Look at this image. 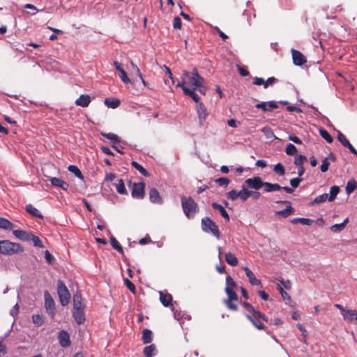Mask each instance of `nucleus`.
I'll return each mask as SVG.
<instances>
[{"label": "nucleus", "mask_w": 357, "mask_h": 357, "mask_svg": "<svg viewBox=\"0 0 357 357\" xmlns=\"http://www.w3.org/2000/svg\"><path fill=\"white\" fill-rule=\"evenodd\" d=\"M204 82V78L199 75L197 69L195 68L192 72L183 70L181 80L178 82L176 86L181 87L183 90V88H188V86H189L190 89L196 90Z\"/></svg>", "instance_id": "f257e3e1"}, {"label": "nucleus", "mask_w": 357, "mask_h": 357, "mask_svg": "<svg viewBox=\"0 0 357 357\" xmlns=\"http://www.w3.org/2000/svg\"><path fill=\"white\" fill-rule=\"evenodd\" d=\"M236 287V284L230 275L226 277V287L225 292L228 298L224 301L227 307L233 311H237L238 307L236 304L233 303L234 301H238V297L234 291Z\"/></svg>", "instance_id": "f03ea898"}, {"label": "nucleus", "mask_w": 357, "mask_h": 357, "mask_svg": "<svg viewBox=\"0 0 357 357\" xmlns=\"http://www.w3.org/2000/svg\"><path fill=\"white\" fill-rule=\"evenodd\" d=\"M181 205L183 213L188 219L194 218L196 213L199 211L197 204L191 197H186L183 196L181 197Z\"/></svg>", "instance_id": "7ed1b4c3"}, {"label": "nucleus", "mask_w": 357, "mask_h": 357, "mask_svg": "<svg viewBox=\"0 0 357 357\" xmlns=\"http://www.w3.org/2000/svg\"><path fill=\"white\" fill-rule=\"evenodd\" d=\"M22 251L23 249L19 243L8 240L0 241V253L2 255H13Z\"/></svg>", "instance_id": "20e7f679"}, {"label": "nucleus", "mask_w": 357, "mask_h": 357, "mask_svg": "<svg viewBox=\"0 0 357 357\" xmlns=\"http://www.w3.org/2000/svg\"><path fill=\"white\" fill-rule=\"evenodd\" d=\"M202 229L206 233H211L218 239L220 238V231L218 226L208 217L202 219Z\"/></svg>", "instance_id": "39448f33"}, {"label": "nucleus", "mask_w": 357, "mask_h": 357, "mask_svg": "<svg viewBox=\"0 0 357 357\" xmlns=\"http://www.w3.org/2000/svg\"><path fill=\"white\" fill-rule=\"evenodd\" d=\"M57 292L61 304L66 306L68 304L70 294L65 284L61 280L57 282Z\"/></svg>", "instance_id": "423d86ee"}, {"label": "nucleus", "mask_w": 357, "mask_h": 357, "mask_svg": "<svg viewBox=\"0 0 357 357\" xmlns=\"http://www.w3.org/2000/svg\"><path fill=\"white\" fill-rule=\"evenodd\" d=\"M129 187L131 188V195L135 199H141L144 197L145 184L143 182L132 183L130 181L128 183Z\"/></svg>", "instance_id": "0eeeda50"}, {"label": "nucleus", "mask_w": 357, "mask_h": 357, "mask_svg": "<svg viewBox=\"0 0 357 357\" xmlns=\"http://www.w3.org/2000/svg\"><path fill=\"white\" fill-rule=\"evenodd\" d=\"M334 306L340 310L343 318L348 322L355 321L357 324V311L355 310H347L340 304H335Z\"/></svg>", "instance_id": "6e6552de"}, {"label": "nucleus", "mask_w": 357, "mask_h": 357, "mask_svg": "<svg viewBox=\"0 0 357 357\" xmlns=\"http://www.w3.org/2000/svg\"><path fill=\"white\" fill-rule=\"evenodd\" d=\"M264 182L262 181L261 178L259 176H255L252 178H247L244 183L245 185L248 188L254 189L255 190H258L259 189L264 187Z\"/></svg>", "instance_id": "1a4fd4ad"}, {"label": "nucleus", "mask_w": 357, "mask_h": 357, "mask_svg": "<svg viewBox=\"0 0 357 357\" xmlns=\"http://www.w3.org/2000/svg\"><path fill=\"white\" fill-rule=\"evenodd\" d=\"M45 307L47 312L52 317L54 315L55 304L53 298L48 291L45 292Z\"/></svg>", "instance_id": "9d476101"}, {"label": "nucleus", "mask_w": 357, "mask_h": 357, "mask_svg": "<svg viewBox=\"0 0 357 357\" xmlns=\"http://www.w3.org/2000/svg\"><path fill=\"white\" fill-rule=\"evenodd\" d=\"M293 63L296 66H302L307 62L305 56L299 51L294 49L291 50Z\"/></svg>", "instance_id": "9b49d317"}, {"label": "nucleus", "mask_w": 357, "mask_h": 357, "mask_svg": "<svg viewBox=\"0 0 357 357\" xmlns=\"http://www.w3.org/2000/svg\"><path fill=\"white\" fill-rule=\"evenodd\" d=\"M58 340L62 347H68L71 344L70 335L68 333L64 330H62L59 333Z\"/></svg>", "instance_id": "f8f14e48"}, {"label": "nucleus", "mask_w": 357, "mask_h": 357, "mask_svg": "<svg viewBox=\"0 0 357 357\" xmlns=\"http://www.w3.org/2000/svg\"><path fill=\"white\" fill-rule=\"evenodd\" d=\"M228 199L234 201L237 198H239L242 202H244V185L241 186V190L237 191L236 190H232L226 194Z\"/></svg>", "instance_id": "ddd939ff"}, {"label": "nucleus", "mask_w": 357, "mask_h": 357, "mask_svg": "<svg viewBox=\"0 0 357 357\" xmlns=\"http://www.w3.org/2000/svg\"><path fill=\"white\" fill-rule=\"evenodd\" d=\"M197 112L199 117L200 125H203L208 116L206 108L202 103H199L197 105Z\"/></svg>", "instance_id": "4468645a"}, {"label": "nucleus", "mask_w": 357, "mask_h": 357, "mask_svg": "<svg viewBox=\"0 0 357 357\" xmlns=\"http://www.w3.org/2000/svg\"><path fill=\"white\" fill-rule=\"evenodd\" d=\"M113 64L115 66L116 70H118L119 72V73H120L119 77H120L121 81L124 84L130 83L131 81L129 79V77H128L126 72L122 68L121 64L120 63H119L118 61H114Z\"/></svg>", "instance_id": "2eb2a0df"}, {"label": "nucleus", "mask_w": 357, "mask_h": 357, "mask_svg": "<svg viewBox=\"0 0 357 357\" xmlns=\"http://www.w3.org/2000/svg\"><path fill=\"white\" fill-rule=\"evenodd\" d=\"M149 195L151 202L157 204H161L162 203V199L156 188H152Z\"/></svg>", "instance_id": "dca6fc26"}, {"label": "nucleus", "mask_w": 357, "mask_h": 357, "mask_svg": "<svg viewBox=\"0 0 357 357\" xmlns=\"http://www.w3.org/2000/svg\"><path fill=\"white\" fill-rule=\"evenodd\" d=\"M336 160V157L333 153H330L328 156L322 160V164L320 167V170L322 172H326L328 171L329 165H330V161L335 162Z\"/></svg>", "instance_id": "f3484780"}, {"label": "nucleus", "mask_w": 357, "mask_h": 357, "mask_svg": "<svg viewBox=\"0 0 357 357\" xmlns=\"http://www.w3.org/2000/svg\"><path fill=\"white\" fill-rule=\"evenodd\" d=\"M73 317L77 324H83L85 321L84 309H73Z\"/></svg>", "instance_id": "a211bd4d"}, {"label": "nucleus", "mask_w": 357, "mask_h": 357, "mask_svg": "<svg viewBox=\"0 0 357 357\" xmlns=\"http://www.w3.org/2000/svg\"><path fill=\"white\" fill-rule=\"evenodd\" d=\"M48 180L51 182V184L53 186L59 187L64 190H66L68 188V183L62 179L55 177H48Z\"/></svg>", "instance_id": "6ab92c4d"}, {"label": "nucleus", "mask_w": 357, "mask_h": 357, "mask_svg": "<svg viewBox=\"0 0 357 357\" xmlns=\"http://www.w3.org/2000/svg\"><path fill=\"white\" fill-rule=\"evenodd\" d=\"M246 317L248 320H250L252 324L258 329V330H265V326L263 323L260 321L259 318L257 317L255 314H247Z\"/></svg>", "instance_id": "aec40b11"}, {"label": "nucleus", "mask_w": 357, "mask_h": 357, "mask_svg": "<svg viewBox=\"0 0 357 357\" xmlns=\"http://www.w3.org/2000/svg\"><path fill=\"white\" fill-rule=\"evenodd\" d=\"M91 97L89 95H81L75 102V105L82 107H86L91 102Z\"/></svg>", "instance_id": "412c9836"}, {"label": "nucleus", "mask_w": 357, "mask_h": 357, "mask_svg": "<svg viewBox=\"0 0 357 357\" xmlns=\"http://www.w3.org/2000/svg\"><path fill=\"white\" fill-rule=\"evenodd\" d=\"M246 276L248 278L249 282L252 285H260L261 281L256 278L255 274L246 266L243 267Z\"/></svg>", "instance_id": "4be33fe9"}, {"label": "nucleus", "mask_w": 357, "mask_h": 357, "mask_svg": "<svg viewBox=\"0 0 357 357\" xmlns=\"http://www.w3.org/2000/svg\"><path fill=\"white\" fill-rule=\"evenodd\" d=\"M260 197L261 193L259 192L257 190H249L244 185V202H245L249 197H252L253 199H258Z\"/></svg>", "instance_id": "5701e85b"}, {"label": "nucleus", "mask_w": 357, "mask_h": 357, "mask_svg": "<svg viewBox=\"0 0 357 357\" xmlns=\"http://www.w3.org/2000/svg\"><path fill=\"white\" fill-rule=\"evenodd\" d=\"M160 301L164 306L168 307L172 301V296L169 293L160 291Z\"/></svg>", "instance_id": "b1692460"}, {"label": "nucleus", "mask_w": 357, "mask_h": 357, "mask_svg": "<svg viewBox=\"0 0 357 357\" xmlns=\"http://www.w3.org/2000/svg\"><path fill=\"white\" fill-rule=\"evenodd\" d=\"M26 211L35 218L43 219V215L40 213L38 209L34 207L32 204H27L26 206Z\"/></svg>", "instance_id": "393cba45"}, {"label": "nucleus", "mask_w": 357, "mask_h": 357, "mask_svg": "<svg viewBox=\"0 0 357 357\" xmlns=\"http://www.w3.org/2000/svg\"><path fill=\"white\" fill-rule=\"evenodd\" d=\"M264 190L266 192H271L274 191H278L282 190V186H280L278 183H271L268 182H264Z\"/></svg>", "instance_id": "a878e982"}, {"label": "nucleus", "mask_w": 357, "mask_h": 357, "mask_svg": "<svg viewBox=\"0 0 357 357\" xmlns=\"http://www.w3.org/2000/svg\"><path fill=\"white\" fill-rule=\"evenodd\" d=\"M73 309H84L82 296L79 293H77L73 296Z\"/></svg>", "instance_id": "bb28decb"}, {"label": "nucleus", "mask_w": 357, "mask_h": 357, "mask_svg": "<svg viewBox=\"0 0 357 357\" xmlns=\"http://www.w3.org/2000/svg\"><path fill=\"white\" fill-rule=\"evenodd\" d=\"M183 93L186 96H189L195 102L199 104V96L195 93V90L190 89L189 88H183Z\"/></svg>", "instance_id": "cd10ccee"}, {"label": "nucleus", "mask_w": 357, "mask_h": 357, "mask_svg": "<svg viewBox=\"0 0 357 357\" xmlns=\"http://www.w3.org/2000/svg\"><path fill=\"white\" fill-rule=\"evenodd\" d=\"M211 206H212L213 208L219 211L221 215L224 218L227 219V220H229V214L227 213V212L226 211V210L222 205H220L218 203L213 202V203H212Z\"/></svg>", "instance_id": "c85d7f7f"}, {"label": "nucleus", "mask_w": 357, "mask_h": 357, "mask_svg": "<svg viewBox=\"0 0 357 357\" xmlns=\"http://www.w3.org/2000/svg\"><path fill=\"white\" fill-rule=\"evenodd\" d=\"M225 261L228 264L232 266H237L238 262L237 257L231 252H228L225 255Z\"/></svg>", "instance_id": "c756f323"}, {"label": "nucleus", "mask_w": 357, "mask_h": 357, "mask_svg": "<svg viewBox=\"0 0 357 357\" xmlns=\"http://www.w3.org/2000/svg\"><path fill=\"white\" fill-rule=\"evenodd\" d=\"M327 199L328 200V194L324 193V194L315 197L314 199L309 204V205L310 206L317 205V204H321V203L326 202Z\"/></svg>", "instance_id": "7c9ffc66"}, {"label": "nucleus", "mask_w": 357, "mask_h": 357, "mask_svg": "<svg viewBox=\"0 0 357 357\" xmlns=\"http://www.w3.org/2000/svg\"><path fill=\"white\" fill-rule=\"evenodd\" d=\"M116 191L121 195H127L128 192L125 187V183L123 179H119L115 184Z\"/></svg>", "instance_id": "2f4dec72"}, {"label": "nucleus", "mask_w": 357, "mask_h": 357, "mask_svg": "<svg viewBox=\"0 0 357 357\" xmlns=\"http://www.w3.org/2000/svg\"><path fill=\"white\" fill-rule=\"evenodd\" d=\"M348 222H349V218H347L342 223L335 224V225H332L331 227V230L333 232L341 231L345 228V226Z\"/></svg>", "instance_id": "473e14b6"}, {"label": "nucleus", "mask_w": 357, "mask_h": 357, "mask_svg": "<svg viewBox=\"0 0 357 357\" xmlns=\"http://www.w3.org/2000/svg\"><path fill=\"white\" fill-rule=\"evenodd\" d=\"M142 341L144 344H149L152 341V332L149 329H144L142 333Z\"/></svg>", "instance_id": "72a5a7b5"}, {"label": "nucleus", "mask_w": 357, "mask_h": 357, "mask_svg": "<svg viewBox=\"0 0 357 357\" xmlns=\"http://www.w3.org/2000/svg\"><path fill=\"white\" fill-rule=\"evenodd\" d=\"M143 352L147 357H152L156 354V347L154 344H151L145 347Z\"/></svg>", "instance_id": "f704fd0d"}, {"label": "nucleus", "mask_w": 357, "mask_h": 357, "mask_svg": "<svg viewBox=\"0 0 357 357\" xmlns=\"http://www.w3.org/2000/svg\"><path fill=\"white\" fill-rule=\"evenodd\" d=\"M261 132L266 136V137L271 141L277 139L275 136L273 130L270 127H264L261 129Z\"/></svg>", "instance_id": "c9c22d12"}, {"label": "nucleus", "mask_w": 357, "mask_h": 357, "mask_svg": "<svg viewBox=\"0 0 357 357\" xmlns=\"http://www.w3.org/2000/svg\"><path fill=\"white\" fill-rule=\"evenodd\" d=\"M13 234L19 239L22 241H27L29 240V234L23 230H14L13 231Z\"/></svg>", "instance_id": "e433bc0d"}, {"label": "nucleus", "mask_w": 357, "mask_h": 357, "mask_svg": "<svg viewBox=\"0 0 357 357\" xmlns=\"http://www.w3.org/2000/svg\"><path fill=\"white\" fill-rule=\"evenodd\" d=\"M291 222L294 224L301 223L304 225H311L314 222V220L310 218H296L293 219Z\"/></svg>", "instance_id": "4c0bfd02"}, {"label": "nucleus", "mask_w": 357, "mask_h": 357, "mask_svg": "<svg viewBox=\"0 0 357 357\" xmlns=\"http://www.w3.org/2000/svg\"><path fill=\"white\" fill-rule=\"evenodd\" d=\"M14 227V225L8 220L0 218V228L3 229H12Z\"/></svg>", "instance_id": "58836bf2"}, {"label": "nucleus", "mask_w": 357, "mask_h": 357, "mask_svg": "<svg viewBox=\"0 0 357 357\" xmlns=\"http://www.w3.org/2000/svg\"><path fill=\"white\" fill-rule=\"evenodd\" d=\"M101 135L102 137L107 138V139L111 140L114 144H118V143L120 142L119 137L117 136L116 135L114 134V133H112V132H109V133L101 132Z\"/></svg>", "instance_id": "ea45409f"}, {"label": "nucleus", "mask_w": 357, "mask_h": 357, "mask_svg": "<svg viewBox=\"0 0 357 357\" xmlns=\"http://www.w3.org/2000/svg\"><path fill=\"white\" fill-rule=\"evenodd\" d=\"M105 104L110 108L115 109L120 105V100L118 99L106 98Z\"/></svg>", "instance_id": "a19ab883"}, {"label": "nucleus", "mask_w": 357, "mask_h": 357, "mask_svg": "<svg viewBox=\"0 0 357 357\" xmlns=\"http://www.w3.org/2000/svg\"><path fill=\"white\" fill-rule=\"evenodd\" d=\"M340 192V188L337 185H333L330 189V195H328V198L329 202H333L337 194Z\"/></svg>", "instance_id": "79ce46f5"}, {"label": "nucleus", "mask_w": 357, "mask_h": 357, "mask_svg": "<svg viewBox=\"0 0 357 357\" xmlns=\"http://www.w3.org/2000/svg\"><path fill=\"white\" fill-rule=\"evenodd\" d=\"M294 208L291 206L289 205L287 206L285 209L282 211H277L276 213L279 215H281L284 218H287L294 213Z\"/></svg>", "instance_id": "37998d69"}, {"label": "nucleus", "mask_w": 357, "mask_h": 357, "mask_svg": "<svg viewBox=\"0 0 357 357\" xmlns=\"http://www.w3.org/2000/svg\"><path fill=\"white\" fill-rule=\"evenodd\" d=\"M357 183L355 180H350L347 182L346 185V192L348 195L352 193L356 188Z\"/></svg>", "instance_id": "c03bdc74"}, {"label": "nucleus", "mask_w": 357, "mask_h": 357, "mask_svg": "<svg viewBox=\"0 0 357 357\" xmlns=\"http://www.w3.org/2000/svg\"><path fill=\"white\" fill-rule=\"evenodd\" d=\"M131 165L133 167H135L137 170H138L141 174L144 176H149V173L138 162L135 161H132Z\"/></svg>", "instance_id": "a18cd8bd"}, {"label": "nucleus", "mask_w": 357, "mask_h": 357, "mask_svg": "<svg viewBox=\"0 0 357 357\" xmlns=\"http://www.w3.org/2000/svg\"><path fill=\"white\" fill-rule=\"evenodd\" d=\"M110 242H111L112 246L114 249H116L121 255H123V250L122 247L121 246V245L119 244L118 241L113 236H112L110 237Z\"/></svg>", "instance_id": "49530a36"}, {"label": "nucleus", "mask_w": 357, "mask_h": 357, "mask_svg": "<svg viewBox=\"0 0 357 357\" xmlns=\"http://www.w3.org/2000/svg\"><path fill=\"white\" fill-rule=\"evenodd\" d=\"M68 169L71 173H73L79 178H81V179L84 178V176H83L81 171L79 170V169L77 166L72 165H69L68 167Z\"/></svg>", "instance_id": "de8ad7c7"}, {"label": "nucleus", "mask_w": 357, "mask_h": 357, "mask_svg": "<svg viewBox=\"0 0 357 357\" xmlns=\"http://www.w3.org/2000/svg\"><path fill=\"white\" fill-rule=\"evenodd\" d=\"M319 134L322 138H324L327 142L332 143L333 141V137L331 136L329 132L324 128L319 129Z\"/></svg>", "instance_id": "09e8293b"}, {"label": "nucleus", "mask_w": 357, "mask_h": 357, "mask_svg": "<svg viewBox=\"0 0 357 357\" xmlns=\"http://www.w3.org/2000/svg\"><path fill=\"white\" fill-rule=\"evenodd\" d=\"M307 162V158L303 155H297L294 158V164L298 166H303V163Z\"/></svg>", "instance_id": "8fccbe9b"}, {"label": "nucleus", "mask_w": 357, "mask_h": 357, "mask_svg": "<svg viewBox=\"0 0 357 357\" xmlns=\"http://www.w3.org/2000/svg\"><path fill=\"white\" fill-rule=\"evenodd\" d=\"M285 152L289 155H294L297 153V149L294 144H288L285 149Z\"/></svg>", "instance_id": "3c124183"}, {"label": "nucleus", "mask_w": 357, "mask_h": 357, "mask_svg": "<svg viewBox=\"0 0 357 357\" xmlns=\"http://www.w3.org/2000/svg\"><path fill=\"white\" fill-rule=\"evenodd\" d=\"M273 171L280 176H284L285 174L284 167L281 163L276 164L273 168Z\"/></svg>", "instance_id": "603ef678"}, {"label": "nucleus", "mask_w": 357, "mask_h": 357, "mask_svg": "<svg viewBox=\"0 0 357 357\" xmlns=\"http://www.w3.org/2000/svg\"><path fill=\"white\" fill-rule=\"evenodd\" d=\"M215 182L220 186L227 187L229 184L230 180L227 177H221L215 179Z\"/></svg>", "instance_id": "864d4df0"}, {"label": "nucleus", "mask_w": 357, "mask_h": 357, "mask_svg": "<svg viewBox=\"0 0 357 357\" xmlns=\"http://www.w3.org/2000/svg\"><path fill=\"white\" fill-rule=\"evenodd\" d=\"M32 320L34 324H36L37 326H40L43 325L44 321L40 314H33L32 316Z\"/></svg>", "instance_id": "5fc2aeb1"}, {"label": "nucleus", "mask_w": 357, "mask_h": 357, "mask_svg": "<svg viewBox=\"0 0 357 357\" xmlns=\"http://www.w3.org/2000/svg\"><path fill=\"white\" fill-rule=\"evenodd\" d=\"M337 139L344 146H345L349 142L346 136L340 132H338Z\"/></svg>", "instance_id": "6e6d98bb"}, {"label": "nucleus", "mask_w": 357, "mask_h": 357, "mask_svg": "<svg viewBox=\"0 0 357 357\" xmlns=\"http://www.w3.org/2000/svg\"><path fill=\"white\" fill-rule=\"evenodd\" d=\"M124 283L126 285L127 288L132 293L135 292V284L129 280L128 278L124 280Z\"/></svg>", "instance_id": "4d7b16f0"}, {"label": "nucleus", "mask_w": 357, "mask_h": 357, "mask_svg": "<svg viewBox=\"0 0 357 357\" xmlns=\"http://www.w3.org/2000/svg\"><path fill=\"white\" fill-rule=\"evenodd\" d=\"M31 240L33 241L34 246L38 247V248L43 247V244L41 240L38 236L33 235Z\"/></svg>", "instance_id": "13d9d810"}, {"label": "nucleus", "mask_w": 357, "mask_h": 357, "mask_svg": "<svg viewBox=\"0 0 357 357\" xmlns=\"http://www.w3.org/2000/svg\"><path fill=\"white\" fill-rule=\"evenodd\" d=\"M181 20L179 17L176 16L174 18L173 26L176 29H180L181 28Z\"/></svg>", "instance_id": "bf43d9fd"}, {"label": "nucleus", "mask_w": 357, "mask_h": 357, "mask_svg": "<svg viewBox=\"0 0 357 357\" xmlns=\"http://www.w3.org/2000/svg\"><path fill=\"white\" fill-rule=\"evenodd\" d=\"M278 79L274 77H271L268 78V79L264 82V89H267L269 86L273 85Z\"/></svg>", "instance_id": "052dcab7"}, {"label": "nucleus", "mask_w": 357, "mask_h": 357, "mask_svg": "<svg viewBox=\"0 0 357 357\" xmlns=\"http://www.w3.org/2000/svg\"><path fill=\"white\" fill-rule=\"evenodd\" d=\"M242 305L249 312H251V314H253L254 312L256 311V309L249 303L244 302Z\"/></svg>", "instance_id": "680f3d73"}, {"label": "nucleus", "mask_w": 357, "mask_h": 357, "mask_svg": "<svg viewBox=\"0 0 357 357\" xmlns=\"http://www.w3.org/2000/svg\"><path fill=\"white\" fill-rule=\"evenodd\" d=\"M254 314H255L257 317L259 318L260 320H263L266 322H268V318L264 314L261 313V312L256 310V311L254 312Z\"/></svg>", "instance_id": "e2e57ef3"}, {"label": "nucleus", "mask_w": 357, "mask_h": 357, "mask_svg": "<svg viewBox=\"0 0 357 357\" xmlns=\"http://www.w3.org/2000/svg\"><path fill=\"white\" fill-rule=\"evenodd\" d=\"M255 107L257 109H261L264 112L269 111V109L267 107V104L265 102L256 104Z\"/></svg>", "instance_id": "0e129e2a"}, {"label": "nucleus", "mask_w": 357, "mask_h": 357, "mask_svg": "<svg viewBox=\"0 0 357 357\" xmlns=\"http://www.w3.org/2000/svg\"><path fill=\"white\" fill-rule=\"evenodd\" d=\"M301 180H302V179H301V178H291V179L290 180V184H291V185L293 188H297V187L299 185V184H300V183H301Z\"/></svg>", "instance_id": "69168bd1"}, {"label": "nucleus", "mask_w": 357, "mask_h": 357, "mask_svg": "<svg viewBox=\"0 0 357 357\" xmlns=\"http://www.w3.org/2000/svg\"><path fill=\"white\" fill-rule=\"evenodd\" d=\"M45 258L49 264H52L54 259V257L48 250L45 252Z\"/></svg>", "instance_id": "338daca9"}, {"label": "nucleus", "mask_w": 357, "mask_h": 357, "mask_svg": "<svg viewBox=\"0 0 357 357\" xmlns=\"http://www.w3.org/2000/svg\"><path fill=\"white\" fill-rule=\"evenodd\" d=\"M264 82H265V81L263 78L257 77H255L253 79V82H252L253 84L257 85V86H260L262 84L264 86Z\"/></svg>", "instance_id": "774afa93"}]
</instances>
